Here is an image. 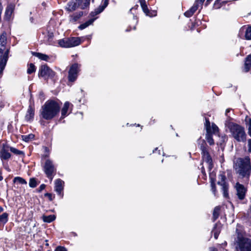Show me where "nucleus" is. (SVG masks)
Segmentation results:
<instances>
[{
  "label": "nucleus",
  "instance_id": "34",
  "mask_svg": "<svg viewBox=\"0 0 251 251\" xmlns=\"http://www.w3.org/2000/svg\"><path fill=\"white\" fill-rule=\"evenodd\" d=\"M245 38L247 40H251V25L249 26L246 30Z\"/></svg>",
  "mask_w": 251,
  "mask_h": 251
},
{
  "label": "nucleus",
  "instance_id": "47",
  "mask_svg": "<svg viewBox=\"0 0 251 251\" xmlns=\"http://www.w3.org/2000/svg\"><path fill=\"white\" fill-rule=\"evenodd\" d=\"M46 196L50 200H52V195L51 194H47L46 195Z\"/></svg>",
  "mask_w": 251,
  "mask_h": 251
},
{
  "label": "nucleus",
  "instance_id": "20",
  "mask_svg": "<svg viewBox=\"0 0 251 251\" xmlns=\"http://www.w3.org/2000/svg\"><path fill=\"white\" fill-rule=\"evenodd\" d=\"M83 14V12L82 11L75 13L74 14L70 16V21L72 23L75 22L82 16Z\"/></svg>",
  "mask_w": 251,
  "mask_h": 251
},
{
  "label": "nucleus",
  "instance_id": "8",
  "mask_svg": "<svg viewBox=\"0 0 251 251\" xmlns=\"http://www.w3.org/2000/svg\"><path fill=\"white\" fill-rule=\"evenodd\" d=\"M55 75V73L46 64L42 65L39 70V77H44L45 79L52 78Z\"/></svg>",
  "mask_w": 251,
  "mask_h": 251
},
{
  "label": "nucleus",
  "instance_id": "16",
  "mask_svg": "<svg viewBox=\"0 0 251 251\" xmlns=\"http://www.w3.org/2000/svg\"><path fill=\"white\" fill-rule=\"evenodd\" d=\"M34 115V110L33 108L29 105L25 116V119L27 121L32 120Z\"/></svg>",
  "mask_w": 251,
  "mask_h": 251
},
{
  "label": "nucleus",
  "instance_id": "19",
  "mask_svg": "<svg viewBox=\"0 0 251 251\" xmlns=\"http://www.w3.org/2000/svg\"><path fill=\"white\" fill-rule=\"evenodd\" d=\"M222 226L221 224L217 223L214 226L212 231V233L214 235V237L215 239H217L218 237L219 236V234L221 231Z\"/></svg>",
  "mask_w": 251,
  "mask_h": 251
},
{
  "label": "nucleus",
  "instance_id": "23",
  "mask_svg": "<svg viewBox=\"0 0 251 251\" xmlns=\"http://www.w3.org/2000/svg\"><path fill=\"white\" fill-rule=\"evenodd\" d=\"M71 104L68 101L64 103V106L61 110V118H64L67 115V111Z\"/></svg>",
  "mask_w": 251,
  "mask_h": 251
},
{
  "label": "nucleus",
  "instance_id": "41",
  "mask_svg": "<svg viewBox=\"0 0 251 251\" xmlns=\"http://www.w3.org/2000/svg\"><path fill=\"white\" fill-rule=\"evenodd\" d=\"M211 128L212 130V134L215 133L218 130V127L215 124H212L211 126Z\"/></svg>",
  "mask_w": 251,
  "mask_h": 251
},
{
  "label": "nucleus",
  "instance_id": "7",
  "mask_svg": "<svg viewBox=\"0 0 251 251\" xmlns=\"http://www.w3.org/2000/svg\"><path fill=\"white\" fill-rule=\"evenodd\" d=\"M44 171L47 176L51 181L56 170L51 160L48 159L46 161L44 166Z\"/></svg>",
  "mask_w": 251,
  "mask_h": 251
},
{
  "label": "nucleus",
  "instance_id": "3",
  "mask_svg": "<svg viewBox=\"0 0 251 251\" xmlns=\"http://www.w3.org/2000/svg\"><path fill=\"white\" fill-rule=\"evenodd\" d=\"M6 43V34L3 33L0 36V78L1 76L8 58L9 50L5 49V45Z\"/></svg>",
  "mask_w": 251,
  "mask_h": 251
},
{
  "label": "nucleus",
  "instance_id": "26",
  "mask_svg": "<svg viewBox=\"0 0 251 251\" xmlns=\"http://www.w3.org/2000/svg\"><path fill=\"white\" fill-rule=\"evenodd\" d=\"M96 19V18H92L90 20H89L88 21L86 22L85 23L80 25L78 28L79 29L82 30L87 27H88L89 25L92 24V23L94 22V21Z\"/></svg>",
  "mask_w": 251,
  "mask_h": 251
},
{
  "label": "nucleus",
  "instance_id": "43",
  "mask_svg": "<svg viewBox=\"0 0 251 251\" xmlns=\"http://www.w3.org/2000/svg\"><path fill=\"white\" fill-rule=\"evenodd\" d=\"M248 151L251 153V139H248Z\"/></svg>",
  "mask_w": 251,
  "mask_h": 251
},
{
  "label": "nucleus",
  "instance_id": "2",
  "mask_svg": "<svg viewBox=\"0 0 251 251\" xmlns=\"http://www.w3.org/2000/svg\"><path fill=\"white\" fill-rule=\"evenodd\" d=\"M236 234L234 242L236 251H251V239L244 236L241 226H237Z\"/></svg>",
  "mask_w": 251,
  "mask_h": 251
},
{
  "label": "nucleus",
  "instance_id": "17",
  "mask_svg": "<svg viewBox=\"0 0 251 251\" xmlns=\"http://www.w3.org/2000/svg\"><path fill=\"white\" fill-rule=\"evenodd\" d=\"M199 5L198 4V2H195L193 6L188 11L184 13V15L187 17H191L193 14L196 11V10L198 9Z\"/></svg>",
  "mask_w": 251,
  "mask_h": 251
},
{
  "label": "nucleus",
  "instance_id": "22",
  "mask_svg": "<svg viewBox=\"0 0 251 251\" xmlns=\"http://www.w3.org/2000/svg\"><path fill=\"white\" fill-rule=\"evenodd\" d=\"M199 144L202 155L205 154L206 153H209L207 149V145L204 140H200Z\"/></svg>",
  "mask_w": 251,
  "mask_h": 251
},
{
  "label": "nucleus",
  "instance_id": "45",
  "mask_svg": "<svg viewBox=\"0 0 251 251\" xmlns=\"http://www.w3.org/2000/svg\"><path fill=\"white\" fill-rule=\"evenodd\" d=\"M46 187V185L44 184H41L40 186L39 187V191H41L43 190H44Z\"/></svg>",
  "mask_w": 251,
  "mask_h": 251
},
{
  "label": "nucleus",
  "instance_id": "1",
  "mask_svg": "<svg viewBox=\"0 0 251 251\" xmlns=\"http://www.w3.org/2000/svg\"><path fill=\"white\" fill-rule=\"evenodd\" d=\"M60 111V105L53 100H48L42 106L40 112L43 118L50 120L55 117Z\"/></svg>",
  "mask_w": 251,
  "mask_h": 251
},
{
  "label": "nucleus",
  "instance_id": "48",
  "mask_svg": "<svg viewBox=\"0 0 251 251\" xmlns=\"http://www.w3.org/2000/svg\"><path fill=\"white\" fill-rule=\"evenodd\" d=\"M209 250L210 251H218V249L214 248H210Z\"/></svg>",
  "mask_w": 251,
  "mask_h": 251
},
{
  "label": "nucleus",
  "instance_id": "24",
  "mask_svg": "<svg viewBox=\"0 0 251 251\" xmlns=\"http://www.w3.org/2000/svg\"><path fill=\"white\" fill-rule=\"evenodd\" d=\"M140 4L144 12L147 16H151L150 11L148 8L145 0H140Z\"/></svg>",
  "mask_w": 251,
  "mask_h": 251
},
{
  "label": "nucleus",
  "instance_id": "5",
  "mask_svg": "<svg viewBox=\"0 0 251 251\" xmlns=\"http://www.w3.org/2000/svg\"><path fill=\"white\" fill-rule=\"evenodd\" d=\"M230 131L232 137L238 142H244L246 139V134L244 128L234 123H231L229 126Z\"/></svg>",
  "mask_w": 251,
  "mask_h": 251
},
{
  "label": "nucleus",
  "instance_id": "21",
  "mask_svg": "<svg viewBox=\"0 0 251 251\" xmlns=\"http://www.w3.org/2000/svg\"><path fill=\"white\" fill-rule=\"evenodd\" d=\"M53 33L50 32H47L45 36L44 42L48 45H50L53 39Z\"/></svg>",
  "mask_w": 251,
  "mask_h": 251
},
{
  "label": "nucleus",
  "instance_id": "36",
  "mask_svg": "<svg viewBox=\"0 0 251 251\" xmlns=\"http://www.w3.org/2000/svg\"><path fill=\"white\" fill-rule=\"evenodd\" d=\"M7 214L6 213H3L0 216V224L5 223L7 221Z\"/></svg>",
  "mask_w": 251,
  "mask_h": 251
},
{
  "label": "nucleus",
  "instance_id": "4",
  "mask_svg": "<svg viewBox=\"0 0 251 251\" xmlns=\"http://www.w3.org/2000/svg\"><path fill=\"white\" fill-rule=\"evenodd\" d=\"M236 172L243 176L249 175L251 171V160L249 156L237 159L234 166Z\"/></svg>",
  "mask_w": 251,
  "mask_h": 251
},
{
  "label": "nucleus",
  "instance_id": "30",
  "mask_svg": "<svg viewBox=\"0 0 251 251\" xmlns=\"http://www.w3.org/2000/svg\"><path fill=\"white\" fill-rule=\"evenodd\" d=\"M55 219V217L54 215H50L49 216H43V220L45 222L50 223Z\"/></svg>",
  "mask_w": 251,
  "mask_h": 251
},
{
  "label": "nucleus",
  "instance_id": "35",
  "mask_svg": "<svg viewBox=\"0 0 251 251\" xmlns=\"http://www.w3.org/2000/svg\"><path fill=\"white\" fill-rule=\"evenodd\" d=\"M22 137L24 141L25 142H28L30 140L34 138V135L32 134H30L27 135H23Z\"/></svg>",
  "mask_w": 251,
  "mask_h": 251
},
{
  "label": "nucleus",
  "instance_id": "52",
  "mask_svg": "<svg viewBox=\"0 0 251 251\" xmlns=\"http://www.w3.org/2000/svg\"><path fill=\"white\" fill-rule=\"evenodd\" d=\"M2 210H3V209H2V208H0V211H2Z\"/></svg>",
  "mask_w": 251,
  "mask_h": 251
},
{
  "label": "nucleus",
  "instance_id": "33",
  "mask_svg": "<svg viewBox=\"0 0 251 251\" xmlns=\"http://www.w3.org/2000/svg\"><path fill=\"white\" fill-rule=\"evenodd\" d=\"M205 122L204 123V126L206 130V132H212L211 128L210 123L207 118H205Z\"/></svg>",
  "mask_w": 251,
  "mask_h": 251
},
{
  "label": "nucleus",
  "instance_id": "53",
  "mask_svg": "<svg viewBox=\"0 0 251 251\" xmlns=\"http://www.w3.org/2000/svg\"><path fill=\"white\" fill-rule=\"evenodd\" d=\"M2 179V177H0V180Z\"/></svg>",
  "mask_w": 251,
  "mask_h": 251
},
{
  "label": "nucleus",
  "instance_id": "25",
  "mask_svg": "<svg viewBox=\"0 0 251 251\" xmlns=\"http://www.w3.org/2000/svg\"><path fill=\"white\" fill-rule=\"evenodd\" d=\"M203 159L208 164L209 169L212 168V160L209 153L202 155Z\"/></svg>",
  "mask_w": 251,
  "mask_h": 251
},
{
  "label": "nucleus",
  "instance_id": "40",
  "mask_svg": "<svg viewBox=\"0 0 251 251\" xmlns=\"http://www.w3.org/2000/svg\"><path fill=\"white\" fill-rule=\"evenodd\" d=\"M37 185L36 179L35 178H31L29 180V185L31 188H35Z\"/></svg>",
  "mask_w": 251,
  "mask_h": 251
},
{
  "label": "nucleus",
  "instance_id": "37",
  "mask_svg": "<svg viewBox=\"0 0 251 251\" xmlns=\"http://www.w3.org/2000/svg\"><path fill=\"white\" fill-rule=\"evenodd\" d=\"M35 70H36V68H35V66H34V65L32 63H31V64H30V65L27 69V73L28 74H31L32 73L34 72L35 71Z\"/></svg>",
  "mask_w": 251,
  "mask_h": 251
},
{
  "label": "nucleus",
  "instance_id": "29",
  "mask_svg": "<svg viewBox=\"0 0 251 251\" xmlns=\"http://www.w3.org/2000/svg\"><path fill=\"white\" fill-rule=\"evenodd\" d=\"M206 139L210 145L214 144V141L212 138V132H206Z\"/></svg>",
  "mask_w": 251,
  "mask_h": 251
},
{
  "label": "nucleus",
  "instance_id": "32",
  "mask_svg": "<svg viewBox=\"0 0 251 251\" xmlns=\"http://www.w3.org/2000/svg\"><path fill=\"white\" fill-rule=\"evenodd\" d=\"M220 209H221V207L219 206H217L215 208V209L213 211V217L214 220H215L216 219H217L218 218V217H219Z\"/></svg>",
  "mask_w": 251,
  "mask_h": 251
},
{
  "label": "nucleus",
  "instance_id": "12",
  "mask_svg": "<svg viewBox=\"0 0 251 251\" xmlns=\"http://www.w3.org/2000/svg\"><path fill=\"white\" fill-rule=\"evenodd\" d=\"M235 188L238 198L240 200H243L245 197L246 192L245 188L243 185L237 182L236 184Z\"/></svg>",
  "mask_w": 251,
  "mask_h": 251
},
{
  "label": "nucleus",
  "instance_id": "27",
  "mask_svg": "<svg viewBox=\"0 0 251 251\" xmlns=\"http://www.w3.org/2000/svg\"><path fill=\"white\" fill-rule=\"evenodd\" d=\"M33 55L42 60L48 61L50 59V57L48 55L41 53L35 52Z\"/></svg>",
  "mask_w": 251,
  "mask_h": 251
},
{
  "label": "nucleus",
  "instance_id": "39",
  "mask_svg": "<svg viewBox=\"0 0 251 251\" xmlns=\"http://www.w3.org/2000/svg\"><path fill=\"white\" fill-rule=\"evenodd\" d=\"M10 151L13 152V153L17 154V155H21V154H24V153L22 151H19L14 148L10 147Z\"/></svg>",
  "mask_w": 251,
  "mask_h": 251
},
{
  "label": "nucleus",
  "instance_id": "15",
  "mask_svg": "<svg viewBox=\"0 0 251 251\" xmlns=\"http://www.w3.org/2000/svg\"><path fill=\"white\" fill-rule=\"evenodd\" d=\"M15 5L13 4H9L6 8L5 12L4 18L7 20H9L12 14L14 9Z\"/></svg>",
  "mask_w": 251,
  "mask_h": 251
},
{
  "label": "nucleus",
  "instance_id": "44",
  "mask_svg": "<svg viewBox=\"0 0 251 251\" xmlns=\"http://www.w3.org/2000/svg\"><path fill=\"white\" fill-rule=\"evenodd\" d=\"M211 190L213 192V193L215 194V191H216V186H215V184L214 183H212L211 184Z\"/></svg>",
  "mask_w": 251,
  "mask_h": 251
},
{
  "label": "nucleus",
  "instance_id": "14",
  "mask_svg": "<svg viewBox=\"0 0 251 251\" xmlns=\"http://www.w3.org/2000/svg\"><path fill=\"white\" fill-rule=\"evenodd\" d=\"M64 181L61 179H57L54 181L55 184V190L58 195H61L62 191L63 189Z\"/></svg>",
  "mask_w": 251,
  "mask_h": 251
},
{
  "label": "nucleus",
  "instance_id": "31",
  "mask_svg": "<svg viewBox=\"0 0 251 251\" xmlns=\"http://www.w3.org/2000/svg\"><path fill=\"white\" fill-rule=\"evenodd\" d=\"M13 181L14 183H19L20 184L25 185L27 184V182L25 179L19 176L15 177L14 178Z\"/></svg>",
  "mask_w": 251,
  "mask_h": 251
},
{
  "label": "nucleus",
  "instance_id": "6",
  "mask_svg": "<svg viewBox=\"0 0 251 251\" xmlns=\"http://www.w3.org/2000/svg\"><path fill=\"white\" fill-rule=\"evenodd\" d=\"M80 39L79 37L66 38L58 40V43L62 48H72L80 44Z\"/></svg>",
  "mask_w": 251,
  "mask_h": 251
},
{
  "label": "nucleus",
  "instance_id": "10",
  "mask_svg": "<svg viewBox=\"0 0 251 251\" xmlns=\"http://www.w3.org/2000/svg\"><path fill=\"white\" fill-rule=\"evenodd\" d=\"M79 65L77 63H75L70 67L68 75L69 81L74 82L76 79L79 72Z\"/></svg>",
  "mask_w": 251,
  "mask_h": 251
},
{
  "label": "nucleus",
  "instance_id": "28",
  "mask_svg": "<svg viewBox=\"0 0 251 251\" xmlns=\"http://www.w3.org/2000/svg\"><path fill=\"white\" fill-rule=\"evenodd\" d=\"M77 7V4L75 2H69L67 4V7H66V9L67 11L69 12H72L73 11H75Z\"/></svg>",
  "mask_w": 251,
  "mask_h": 251
},
{
  "label": "nucleus",
  "instance_id": "49",
  "mask_svg": "<svg viewBox=\"0 0 251 251\" xmlns=\"http://www.w3.org/2000/svg\"><path fill=\"white\" fill-rule=\"evenodd\" d=\"M229 112V109H227L226 111V115H227V113Z\"/></svg>",
  "mask_w": 251,
  "mask_h": 251
},
{
  "label": "nucleus",
  "instance_id": "50",
  "mask_svg": "<svg viewBox=\"0 0 251 251\" xmlns=\"http://www.w3.org/2000/svg\"><path fill=\"white\" fill-rule=\"evenodd\" d=\"M212 0H206V3H208L210 2Z\"/></svg>",
  "mask_w": 251,
  "mask_h": 251
},
{
  "label": "nucleus",
  "instance_id": "18",
  "mask_svg": "<svg viewBox=\"0 0 251 251\" xmlns=\"http://www.w3.org/2000/svg\"><path fill=\"white\" fill-rule=\"evenodd\" d=\"M251 68V54L248 55L245 60L244 70L245 72L249 71Z\"/></svg>",
  "mask_w": 251,
  "mask_h": 251
},
{
  "label": "nucleus",
  "instance_id": "11",
  "mask_svg": "<svg viewBox=\"0 0 251 251\" xmlns=\"http://www.w3.org/2000/svg\"><path fill=\"white\" fill-rule=\"evenodd\" d=\"M10 146L7 144H3L0 149V157L2 159L7 160L11 157V154L9 152Z\"/></svg>",
  "mask_w": 251,
  "mask_h": 251
},
{
  "label": "nucleus",
  "instance_id": "42",
  "mask_svg": "<svg viewBox=\"0 0 251 251\" xmlns=\"http://www.w3.org/2000/svg\"><path fill=\"white\" fill-rule=\"evenodd\" d=\"M54 251H67L66 248L62 246H58Z\"/></svg>",
  "mask_w": 251,
  "mask_h": 251
},
{
  "label": "nucleus",
  "instance_id": "9",
  "mask_svg": "<svg viewBox=\"0 0 251 251\" xmlns=\"http://www.w3.org/2000/svg\"><path fill=\"white\" fill-rule=\"evenodd\" d=\"M219 179L217 183L221 186V189L223 191L224 197L225 198H227L228 196V184L226 181V177L225 175L221 174L219 176Z\"/></svg>",
  "mask_w": 251,
  "mask_h": 251
},
{
  "label": "nucleus",
  "instance_id": "46",
  "mask_svg": "<svg viewBox=\"0 0 251 251\" xmlns=\"http://www.w3.org/2000/svg\"><path fill=\"white\" fill-rule=\"evenodd\" d=\"M204 1V0H197L195 2H198V5L199 6V4H200L201 5Z\"/></svg>",
  "mask_w": 251,
  "mask_h": 251
},
{
  "label": "nucleus",
  "instance_id": "38",
  "mask_svg": "<svg viewBox=\"0 0 251 251\" xmlns=\"http://www.w3.org/2000/svg\"><path fill=\"white\" fill-rule=\"evenodd\" d=\"M245 121L246 124L248 125L249 128V134L251 137V119L247 117L246 118Z\"/></svg>",
  "mask_w": 251,
  "mask_h": 251
},
{
  "label": "nucleus",
  "instance_id": "13",
  "mask_svg": "<svg viewBox=\"0 0 251 251\" xmlns=\"http://www.w3.org/2000/svg\"><path fill=\"white\" fill-rule=\"evenodd\" d=\"M108 1L109 0H103V4L100 5L94 10V11L92 12L90 15L92 17H94L102 12L105 8L108 5Z\"/></svg>",
  "mask_w": 251,
  "mask_h": 251
},
{
  "label": "nucleus",
  "instance_id": "51",
  "mask_svg": "<svg viewBox=\"0 0 251 251\" xmlns=\"http://www.w3.org/2000/svg\"><path fill=\"white\" fill-rule=\"evenodd\" d=\"M222 245V246H226V242H225L224 243H223Z\"/></svg>",
  "mask_w": 251,
  "mask_h": 251
}]
</instances>
